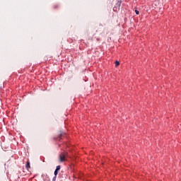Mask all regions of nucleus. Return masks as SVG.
<instances>
[{"label":"nucleus","instance_id":"1","mask_svg":"<svg viewBox=\"0 0 181 181\" xmlns=\"http://www.w3.org/2000/svg\"><path fill=\"white\" fill-rule=\"evenodd\" d=\"M67 153H61L59 155V162L62 163V162H66V160H67Z\"/></svg>","mask_w":181,"mask_h":181},{"label":"nucleus","instance_id":"2","mask_svg":"<svg viewBox=\"0 0 181 181\" xmlns=\"http://www.w3.org/2000/svg\"><path fill=\"white\" fill-rule=\"evenodd\" d=\"M62 136H64V132H59L58 133V135L57 137H54V139L56 140V139H62Z\"/></svg>","mask_w":181,"mask_h":181},{"label":"nucleus","instance_id":"3","mask_svg":"<svg viewBox=\"0 0 181 181\" xmlns=\"http://www.w3.org/2000/svg\"><path fill=\"white\" fill-rule=\"evenodd\" d=\"M25 168H26V169H28V170H29V169H30V162L27 161V163L25 165Z\"/></svg>","mask_w":181,"mask_h":181},{"label":"nucleus","instance_id":"4","mask_svg":"<svg viewBox=\"0 0 181 181\" xmlns=\"http://www.w3.org/2000/svg\"><path fill=\"white\" fill-rule=\"evenodd\" d=\"M61 168H62V166L57 165L55 170L59 172V170H60Z\"/></svg>","mask_w":181,"mask_h":181},{"label":"nucleus","instance_id":"5","mask_svg":"<svg viewBox=\"0 0 181 181\" xmlns=\"http://www.w3.org/2000/svg\"><path fill=\"white\" fill-rule=\"evenodd\" d=\"M118 66H119V62L116 61V62H115V66H116V67H118Z\"/></svg>","mask_w":181,"mask_h":181},{"label":"nucleus","instance_id":"6","mask_svg":"<svg viewBox=\"0 0 181 181\" xmlns=\"http://www.w3.org/2000/svg\"><path fill=\"white\" fill-rule=\"evenodd\" d=\"M58 173H59V171H57V170H55V171H54V176H57V177Z\"/></svg>","mask_w":181,"mask_h":181},{"label":"nucleus","instance_id":"7","mask_svg":"<svg viewBox=\"0 0 181 181\" xmlns=\"http://www.w3.org/2000/svg\"><path fill=\"white\" fill-rule=\"evenodd\" d=\"M136 15H139V11L138 10H135Z\"/></svg>","mask_w":181,"mask_h":181},{"label":"nucleus","instance_id":"8","mask_svg":"<svg viewBox=\"0 0 181 181\" xmlns=\"http://www.w3.org/2000/svg\"><path fill=\"white\" fill-rule=\"evenodd\" d=\"M57 176H54V177H53V179H52V181H56V178H57Z\"/></svg>","mask_w":181,"mask_h":181}]
</instances>
